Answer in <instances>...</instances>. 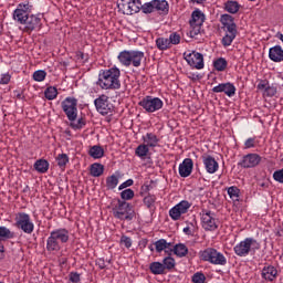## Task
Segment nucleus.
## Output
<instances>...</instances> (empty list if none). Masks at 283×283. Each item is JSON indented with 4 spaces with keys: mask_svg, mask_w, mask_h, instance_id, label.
Here are the masks:
<instances>
[{
    "mask_svg": "<svg viewBox=\"0 0 283 283\" xmlns=\"http://www.w3.org/2000/svg\"><path fill=\"white\" fill-rule=\"evenodd\" d=\"M156 200L157 198L155 195L148 193L146 197H144L143 202L145 207L151 211L153 209H156Z\"/></svg>",
    "mask_w": 283,
    "mask_h": 283,
    "instance_id": "nucleus-38",
    "label": "nucleus"
},
{
    "mask_svg": "<svg viewBox=\"0 0 283 283\" xmlns=\"http://www.w3.org/2000/svg\"><path fill=\"white\" fill-rule=\"evenodd\" d=\"M0 260H3V247H0Z\"/></svg>",
    "mask_w": 283,
    "mask_h": 283,
    "instance_id": "nucleus-59",
    "label": "nucleus"
},
{
    "mask_svg": "<svg viewBox=\"0 0 283 283\" xmlns=\"http://www.w3.org/2000/svg\"><path fill=\"white\" fill-rule=\"evenodd\" d=\"M15 227L27 235H32L34 233V221L32 217L25 212H18L15 214Z\"/></svg>",
    "mask_w": 283,
    "mask_h": 283,
    "instance_id": "nucleus-10",
    "label": "nucleus"
},
{
    "mask_svg": "<svg viewBox=\"0 0 283 283\" xmlns=\"http://www.w3.org/2000/svg\"><path fill=\"white\" fill-rule=\"evenodd\" d=\"M212 92L214 94L223 93L229 98H232V96H235V85H233V83H231V82L221 83L217 86H213Z\"/></svg>",
    "mask_w": 283,
    "mask_h": 283,
    "instance_id": "nucleus-22",
    "label": "nucleus"
},
{
    "mask_svg": "<svg viewBox=\"0 0 283 283\" xmlns=\"http://www.w3.org/2000/svg\"><path fill=\"white\" fill-rule=\"evenodd\" d=\"M228 196L233 202H240V190L235 186H231L227 189Z\"/></svg>",
    "mask_w": 283,
    "mask_h": 283,
    "instance_id": "nucleus-39",
    "label": "nucleus"
},
{
    "mask_svg": "<svg viewBox=\"0 0 283 283\" xmlns=\"http://www.w3.org/2000/svg\"><path fill=\"white\" fill-rule=\"evenodd\" d=\"M149 271L153 273V275H165V266L161 262H151L149 264Z\"/></svg>",
    "mask_w": 283,
    "mask_h": 283,
    "instance_id": "nucleus-34",
    "label": "nucleus"
},
{
    "mask_svg": "<svg viewBox=\"0 0 283 283\" xmlns=\"http://www.w3.org/2000/svg\"><path fill=\"white\" fill-rule=\"evenodd\" d=\"M227 65H229V63L224 57H219L213 62V67L217 72H224L227 70Z\"/></svg>",
    "mask_w": 283,
    "mask_h": 283,
    "instance_id": "nucleus-40",
    "label": "nucleus"
},
{
    "mask_svg": "<svg viewBox=\"0 0 283 283\" xmlns=\"http://www.w3.org/2000/svg\"><path fill=\"white\" fill-rule=\"evenodd\" d=\"M17 96H18V98H21V94H18Z\"/></svg>",
    "mask_w": 283,
    "mask_h": 283,
    "instance_id": "nucleus-64",
    "label": "nucleus"
},
{
    "mask_svg": "<svg viewBox=\"0 0 283 283\" xmlns=\"http://www.w3.org/2000/svg\"><path fill=\"white\" fill-rule=\"evenodd\" d=\"M191 280L193 283H207V276L202 272H196Z\"/></svg>",
    "mask_w": 283,
    "mask_h": 283,
    "instance_id": "nucleus-48",
    "label": "nucleus"
},
{
    "mask_svg": "<svg viewBox=\"0 0 283 283\" xmlns=\"http://www.w3.org/2000/svg\"><path fill=\"white\" fill-rule=\"evenodd\" d=\"M261 187H269V186L263 182V184H261Z\"/></svg>",
    "mask_w": 283,
    "mask_h": 283,
    "instance_id": "nucleus-62",
    "label": "nucleus"
},
{
    "mask_svg": "<svg viewBox=\"0 0 283 283\" xmlns=\"http://www.w3.org/2000/svg\"><path fill=\"white\" fill-rule=\"evenodd\" d=\"M155 249L157 253H163L165 251L166 255H171L174 250H171V242H167L165 239H159L155 242Z\"/></svg>",
    "mask_w": 283,
    "mask_h": 283,
    "instance_id": "nucleus-26",
    "label": "nucleus"
},
{
    "mask_svg": "<svg viewBox=\"0 0 283 283\" xmlns=\"http://www.w3.org/2000/svg\"><path fill=\"white\" fill-rule=\"evenodd\" d=\"M30 14H32V4L25 1L17 6L15 10L12 13V19L13 21H15V23H19V25H21L22 23H25V20Z\"/></svg>",
    "mask_w": 283,
    "mask_h": 283,
    "instance_id": "nucleus-13",
    "label": "nucleus"
},
{
    "mask_svg": "<svg viewBox=\"0 0 283 283\" xmlns=\"http://www.w3.org/2000/svg\"><path fill=\"white\" fill-rule=\"evenodd\" d=\"M105 166L103 164L94 163L90 167V174L93 178H101V175L104 174Z\"/></svg>",
    "mask_w": 283,
    "mask_h": 283,
    "instance_id": "nucleus-32",
    "label": "nucleus"
},
{
    "mask_svg": "<svg viewBox=\"0 0 283 283\" xmlns=\"http://www.w3.org/2000/svg\"><path fill=\"white\" fill-rule=\"evenodd\" d=\"M70 242V230L65 228L55 229L50 232L46 239V251L49 253H56L60 249H63V244Z\"/></svg>",
    "mask_w": 283,
    "mask_h": 283,
    "instance_id": "nucleus-2",
    "label": "nucleus"
},
{
    "mask_svg": "<svg viewBox=\"0 0 283 283\" xmlns=\"http://www.w3.org/2000/svg\"><path fill=\"white\" fill-rule=\"evenodd\" d=\"M135 196L134 190L132 188L125 189L120 192L122 202H127V200H133Z\"/></svg>",
    "mask_w": 283,
    "mask_h": 283,
    "instance_id": "nucleus-47",
    "label": "nucleus"
},
{
    "mask_svg": "<svg viewBox=\"0 0 283 283\" xmlns=\"http://www.w3.org/2000/svg\"><path fill=\"white\" fill-rule=\"evenodd\" d=\"M224 10L226 12H229V14H238V12L240 11V3H238V1H227L224 3Z\"/></svg>",
    "mask_w": 283,
    "mask_h": 283,
    "instance_id": "nucleus-35",
    "label": "nucleus"
},
{
    "mask_svg": "<svg viewBox=\"0 0 283 283\" xmlns=\"http://www.w3.org/2000/svg\"><path fill=\"white\" fill-rule=\"evenodd\" d=\"M221 30L226 32L222 38L221 43L223 48H229L235 38L238 36V24H235V19L231 14H222L220 17Z\"/></svg>",
    "mask_w": 283,
    "mask_h": 283,
    "instance_id": "nucleus-3",
    "label": "nucleus"
},
{
    "mask_svg": "<svg viewBox=\"0 0 283 283\" xmlns=\"http://www.w3.org/2000/svg\"><path fill=\"white\" fill-rule=\"evenodd\" d=\"M153 12H157L160 17H167V14H169V2L167 0H151L145 2L143 13L153 14Z\"/></svg>",
    "mask_w": 283,
    "mask_h": 283,
    "instance_id": "nucleus-8",
    "label": "nucleus"
},
{
    "mask_svg": "<svg viewBox=\"0 0 283 283\" xmlns=\"http://www.w3.org/2000/svg\"><path fill=\"white\" fill-rule=\"evenodd\" d=\"M269 59L274 63H282L283 61V50L281 45H275L269 50Z\"/></svg>",
    "mask_w": 283,
    "mask_h": 283,
    "instance_id": "nucleus-27",
    "label": "nucleus"
},
{
    "mask_svg": "<svg viewBox=\"0 0 283 283\" xmlns=\"http://www.w3.org/2000/svg\"><path fill=\"white\" fill-rule=\"evenodd\" d=\"M261 277L264 282H275L277 280V268L265 265L261 271Z\"/></svg>",
    "mask_w": 283,
    "mask_h": 283,
    "instance_id": "nucleus-25",
    "label": "nucleus"
},
{
    "mask_svg": "<svg viewBox=\"0 0 283 283\" xmlns=\"http://www.w3.org/2000/svg\"><path fill=\"white\" fill-rule=\"evenodd\" d=\"M120 244H123L126 249H132V238L127 237V235H122L120 238Z\"/></svg>",
    "mask_w": 283,
    "mask_h": 283,
    "instance_id": "nucleus-52",
    "label": "nucleus"
},
{
    "mask_svg": "<svg viewBox=\"0 0 283 283\" xmlns=\"http://www.w3.org/2000/svg\"><path fill=\"white\" fill-rule=\"evenodd\" d=\"M258 250H260V242L253 238H245L237 243L233 248V251L238 258H247L251 251L256 252Z\"/></svg>",
    "mask_w": 283,
    "mask_h": 283,
    "instance_id": "nucleus-6",
    "label": "nucleus"
},
{
    "mask_svg": "<svg viewBox=\"0 0 283 283\" xmlns=\"http://www.w3.org/2000/svg\"><path fill=\"white\" fill-rule=\"evenodd\" d=\"M184 57L190 67H195V70H205V56L202 53L192 51L191 53H185Z\"/></svg>",
    "mask_w": 283,
    "mask_h": 283,
    "instance_id": "nucleus-17",
    "label": "nucleus"
},
{
    "mask_svg": "<svg viewBox=\"0 0 283 283\" xmlns=\"http://www.w3.org/2000/svg\"><path fill=\"white\" fill-rule=\"evenodd\" d=\"M202 163L207 174H216L220 169V164L211 155L202 156Z\"/></svg>",
    "mask_w": 283,
    "mask_h": 283,
    "instance_id": "nucleus-23",
    "label": "nucleus"
},
{
    "mask_svg": "<svg viewBox=\"0 0 283 283\" xmlns=\"http://www.w3.org/2000/svg\"><path fill=\"white\" fill-rule=\"evenodd\" d=\"M96 266H98V269L103 270L106 269V264H105V259H97L95 262Z\"/></svg>",
    "mask_w": 283,
    "mask_h": 283,
    "instance_id": "nucleus-56",
    "label": "nucleus"
},
{
    "mask_svg": "<svg viewBox=\"0 0 283 283\" xmlns=\"http://www.w3.org/2000/svg\"><path fill=\"white\" fill-rule=\"evenodd\" d=\"M88 155L91 156V158L98 160L99 158H103V156H105V149H103L98 145H94L90 148Z\"/></svg>",
    "mask_w": 283,
    "mask_h": 283,
    "instance_id": "nucleus-33",
    "label": "nucleus"
},
{
    "mask_svg": "<svg viewBox=\"0 0 283 283\" xmlns=\"http://www.w3.org/2000/svg\"><path fill=\"white\" fill-rule=\"evenodd\" d=\"M273 180H275V182H280V185H283V168L275 170L272 175Z\"/></svg>",
    "mask_w": 283,
    "mask_h": 283,
    "instance_id": "nucleus-50",
    "label": "nucleus"
},
{
    "mask_svg": "<svg viewBox=\"0 0 283 283\" xmlns=\"http://www.w3.org/2000/svg\"><path fill=\"white\" fill-rule=\"evenodd\" d=\"M117 59L124 67H129L130 65H133V67H140V65H143V59H145V52L137 50H124L119 52Z\"/></svg>",
    "mask_w": 283,
    "mask_h": 283,
    "instance_id": "nucleus-4",
    "label": "nucleus"
},
{
    "mask_svg": "<svg viewBox=\"0 0 283 283\" xmlns=\"http://www.w3.org/2000/svg\"><path fill=\"white\" fill-rule=\"evenodd\" d=\"M142 244H144V247H147V240L146 239L142 240Z\"/></svg>",
    "mask_w": 283,
    "mask_h": 283,
    "instance_id": "nucleus-60",
    "label": "nucleus"
},
{
    "mask_svg": "<svg viewBox=\"0 0 283 283\" xmlns=\"http://www.w3.org/2000/svg\"><path fill=\"white\" fill-rule=\"evenodd\" d=\"M85 125H87V122L85 120V118L81 117L77 119V122H71L70 127L76 132L78 129H83Z\"/></svg>",
    "mask_w": 283,
    "mask_h": 283,
    "instance_id": "nucleus-46",
    "label": "nucleus"
},
{
    "mask_svg": "<svg viewBox=\"0 0 283 283\" xmlns=\"http://www.w3.org/2000/svg\"><path fill=\"white\" fill-rule=\"evenodd\" d=\"M260 163H262V156L255 153H250L242 157L239 161V166L243 169H253V167H258Z\"/></svg>",
    "mask_w": 283,
    "mask_h": 283,
    "instance_id": "nucleus-19",
    "label": "nucleus"
},
{
    "mask_svg": "<svg viewBox=\"0 0 283 283\" xmlns=\"http://www.w3.org/2000/svg\"><path fill=\"white\" fill-rule=\"evenodd\" d=\"M201 224L205 231H216V229H218V222L216 221V213L211 211L202 210Z\"/></svg>",
    "mask_w": 283,
    "mask_h": 283,
    "instance_id": "nucleus-18",
    "label": "nucleus"
},
{
    "mask_svg": "<svg viewBox=\"0 0 283 283\" xmlns=\"http://www.w3.org/2000/svg\"><path fill=\"white\" fill-rule=\"evenodd\" d=\"M193 172V159L186 158L179 164V176L181 178H189Z\"/></svg>",
    "mask_w": 283,
    "mask_h": 283,
    "instance_id": "nucleus-24",
    "label": "nucleus"
},
{
    "mask_svg": "<svg viewBox=\"0 0 283 283\" xmlns=\"http://www.w3.org/2000/svg\"><path fill=\"white\" fill-rule=\"evenodd\" d=\"M134 185V179H128L119 185L118 190L123 191V189H127V187H132Z\"/></svg>",
    "mask_w": 283,
    "mask_h": 283,
    "instance_id": "nucleus-55",
    "label": "nucleus"
},
{
    "mask_svg": "<svg viewBox=\"0 0 283 283\" xmlns=\"http://www.w3.org/2000/svg\"><path fill=\"white\" fill-rule=\"evenodd\" d=\"M96 85L101 90H120V69L113 66L101 70Z\"/></svg>",
    "mask_w": 283,
    "mask_h": 283,
    "instance_id": "nucleus-1",
    "label": "nucleus"
},
{
    "mask_svg": "<svg viewBox=\"0 0 283 283\" xmlns=\"http://www.w3.org/2000/svg\"><path fill=\"white\" fill-rule=\"evenodd\" d=\"M61 107L70 123H74L78 118V99L75 97H66L62 101Z\"/></svg>",
    "mask_w": 283,
    "mask_h": 283,
    "instance_id": "nucleus-11",
    "label": "nucleus"
},
{
    "mask_svg": "<svg viewBox=\"0 0 283 283\" xmlns=\"http://www.w3.org/2000/svg\"><path fill=\"white\" fill-rule=\"evenodd\" d=\"M161 264L164 265V271H171V269L176 268V259H174L171 256H166L163 260Z\"/></svg>",
    "mask_w": 283,
    "mask_h": 283,
    "instance_id": "nucleus-43",
    "label": "nucleus"
},
{
    "mask_svg": "<svg viewBox=\"0 0 283 283\" xmlns=\"http://www.w3.org/2000/svg\"><path fill=\"white\" fill-rule=\"evenodd\" d=\"M69 281L72 283H81V274H78V272H70Z\"/></svg>",
    "mask_w": 283,
    "mask_h": 283,
    "instance_id": "nucleus-53",
    "label": "nucleus"
},
{
    "mask_svg": "<svg viewBox=\"0 0 283 283\" xmlns=\"http://www.w3.org/2000/svg\"><path fill=\"white\" fill-rule=\"evenodd\" d=\"M94 105L98 114L102 116H107V114H112V112H114V104L109 102V97L105 94H102L95 98Z\"/></svg>",
    "mask_w": 283,
    "mask_h": 283,
    "instance_id": "nucleus-15",
    "label": "nucleus"
},
{
    "mask_svg": "<svg viewBox=\"0 0 283 283\" xmlns=\"http://www.w3.org/2000/svg\"><path fill=\"white\" fill-rule=\"evenodd\" d=\"M44 96L48 101H54L59 96V90L54 86H49L44 91Z\"/></svg>",
    "mask_w": 283,
    "mask_h": 283,
    "instance_id": "nucleus-42",
    "label": "nucleus"
},
{
    "mask_svg": "<svg viewBox=\"0 0 283 283\" xmlns=\"http://www.w3.org/2000/svg\"><path fill=\"white\" fill-rule=\"evenodd\" d=\"M148 249H149L150 251H154V247H153V245L148 247Z\"/></svg>",
    "mask_w": 283,
    "mask_h": 283,
    "instance_id": "nucleus-61",
    "label": "nucleus"
},
{
    "mask_svg": "<svg viewBox=\"0 0 283 283\" xmlns=\"http://www.w3.org/2000/svg\"><path fill=\"white\" fill-rule=\"evenodd\" d=\"M144 145L149 147H157L159 139L158 136L154 133H147L145 136H143Z\"/></svg>",
    "mask_w": 283,
    "mask_h": 283,
    "instance_id": "nucleus-31",
    "label": "nucleus"
},
{
    "mask_svg": "<svg viewBox=\"0 0 283 283\" xmlns=\"http://www.w3.org/2000/svg\"><path fill=\"white\" fill-rule=\"evenodd\" d=\"M184 233L186 235H191V228H189V227L184 228Z\"/></svg>",
    "mask_w": 283,
    "mask_h": 283,
    "instance_id": "nucleus-58",
    "label": "nucleus"
},
{
    "mask_svg": "<svg viewBox=\"0 0 283 283\" xmlns=\"http://www.w3.org/2000/svg\"><path fill=\"white\" fill-rule=\"evenodd\" d=\"M11 78H12V75H10V73L1 74L0 85H8V83H10Z\"/></svg>",
    "mask_w": 283,
    "mask_h": 283,
    "instance_id": "nucleus-54",
    "label": "nucleus"
},
{
    "mask_svg": "<svg viewBox=\"0 0 283 283\" xmlns=\"http://www.w3.org/2000/svg\"><path fill=\"white\" fill-rule=\"evenodd\" d=\"M133 4L135 6V8L139 9V12L140 11L143 12V7L145 6V4H143V1H140V0H133Z\"/></svg>",
    "mask_w": 283,
    "mask_h": 283,
    "instance_id": "nucleus-57",
    "label": "nucleus"
},
{
    "mask_svg": "<svg viewBox=\"0 0 283 283\" xmlns=\"http://www.w3.org/2000/svg\"><path fill=\"white\" fill-rule=\"evenodd\" d=\"M138 105L139 107H143L147 114H154V112H159V109H163L165 103L163 99H160V97L147 95L140 99Z\"/></svg>",
    "mask_w": 283,
    "mask_h": 283,
    "instance_id": "nucleus-12",
    "label": "nucleus"
},
{
    "mask_svg": "<svg viewBox=\"0 0 283 283\" xmlns=\"http://www.w3.org/2000/svg\"><path fill=\"white\" fill-rule=\"evenodd\" d=\"M48 76V72L43 71V70H38L33 73L32 78L33 81H35L36 83H43V81H45V77Z\"/></svg>",
    "mask_w": 283,
    "mask_h": 283,
    "instance_id": "nucleus-44",
    "label": "nucleus"
},
{
    "mask_svg": "<svg viewBox=\"0 0 283 283\" xmlns=\"http://www.w3.org/2000/svg\"><path fill=\"white\" fill-rule=\"evenodd\" d=\"M12 238H14V232L6 226H0V242H3V240H12Z\"/></svg>",
    "mask_w": 283,
    "mask_h": 283,
    "instance_id": "nucleus-36",
    "label": "nucleus"
},
{
    "mask_svg": "<svg viewBox=\"0 0 283 283\" xmlns=\"http://www.w3.org/2000/svg\"><path fill=\"white\" fill-rule=\"evenodd\" d=\"M113 216L117 220H126L127 222H132L136 212L132 209V205L127 201L117 200L116 206L113 208Z\"/></svg>",
    "mask_w": 283,
    "mask_h": 283,
    "instance_id": "nucleus-7",
    "label": "nucleus"
},
{
    "mask_svg": "<svg viewBox=\"0 0 283 283\" xmlns=\"http://www.w3.org/2000/svg\"><path fill=\"white\" fill-rule=\"evenodd\" d=\"M189 209H191V202L187 200H181L179 203H177L169 210V216L171 220L176 222L180 220V218H182L185 213H189Z\"/></svg>",
    "mask_w": 283,
    "mask_h": 283,
    "instance_id": "nucleus-16",
    "label": "nucleus"
},
{
    "mask_svg": "<svg viewBox=\"0 0 283 283\" xmlns=\"http://www.w3.org/2000/svg\"><path fill=\"white\" fill-rule=\"evenodd\" d=\"M33 169H35L38 174H48L50 169V161L46 159H38L33 165Z\"/></svg>",
    "mask_w": 283,
    "mask_h": 283,
    "instance_id": "nucleus-29",
    "label": "nucleus"
},
{
    "mask_svg": "<svg viewBox=\"0 0 283 283\" xmlns=\"http://www.w3.org/2000/svg\"><path fill=\"white\" fill-rule=\"evenodd\" d=\"M205 19V13L200 11V9H196L195 11H192L191 19L189 21L190 30L187 33L190 39H193L200 34V30H202Z\"/></svg>",
    "mask_w": 283,
    "mask_h": 283,
    "instance_id": "nucleus-9",
    "label": "nucleus"
},
{
    "mask_svg": "<svg viewBox=\"0 0 283 283\" xmlns=\"http://www.w3.org/2000/svg\"><path fill=\"white\" fill-rule=\"evenodd\" d=\"M258 145L255 137H250L244 142V149H253Z\"/></svg>",
    "mask_w": 283,
    "mask_h": 283,
    "instance_id": "nucleus-51",
    "label": "nucleus"
},
{
    "mask_svg": "<svg viewBox=\"0 0 283 283\" xmlns=\"http://www.w3.org/2000/svg\"><path fill=\"white\" fill-rule=\"evenodd\" d=\"M147 154H149V147L145 144H140L135 149V156H137L138 158H142V160H144Z\"/></svg>",
    "mask_w": 283,
    "mask_h": 283,
    "instance_id": "nucleus-41",
    "label": "nucleus"
},
{
    "mask_svg": "<svg viewBox=\"0 0 283 283\" xmlns=\"http://www.w3.org/2000/svg\"><path fill=\"white\" fill-rule=\"evenodd\" d=\"M168 41H169L170 48H171V45H179L181 38L178 34V32H172V33H170Z\"/></svg>",
    "mask_w": 283,
    "mask_h": 283,
    "instance_id": "nucleus-49",
    "label": "nucleus"
},
{
    "mask_svg": "<svg viewBox=\"0 0 283 283\" xmlns=\"http://www.w3.org/2000/svg\"><path fill=\"white\" fill-rule=\"evenodd\" d=\"M41 15L30 14L24 22L20 24L19 30L25 34H32L35 30H41Z\"/></svg>",
    "mask_w": 283,
    "mask_h": 283,
    "instance_id": "nucleus-14",
    "label": "nucleus"
},
{
    "mask_svg": "<svg viewBox=\"0 0 283 283\" xmlns=\"http://www.w3.org/2000/svg\"><path fill=\"white\" fill-rule=\"evenodd\" d=\"M171 251L177 258H187L189 255V248L185 243L175 244Z\"/></svg>",
    "mask_w": 283,
    "mask_h": 283,
    "instance_id": "nucleus-28",
    "label": "nucleus"
},
{
    "mask_svg": "<svg viewBox=\"0 0 283 283\" xmlns=\"http://www.w3.org/2000/svg\"><path fill=\"white\" fill-rule=\"evenodd\" d=\"M116 187H118V175L108 176L106 178V189H108V191H113Z\"/></svg>",
    "mask_w": 283,
    "mask_h": 283,
    "instance_id": "nucleus-37",
    "label": "nucleus"
},
{
    "mask_svg": "<svg viewBox=\"0 0 283 283\" xmlns=\"http://www.w3.org/2000/svg\"><path fill=\"white\" fill-rule=\"evenodd\" d=\"M256 90L263 92V96L268 98H273L277 94V84H270L268 80H260Z\"/></svg>",
    "mask_w": 283,
    "mask_h": 283,
    "instance_id": "nucleus-20",
    "label": "nucleus"
},
{
    "mask_svg": "<svg viewBox=\"0 0 283 283\" xmlns=\"http://www.w3.org/2000/svg\"><path fill=\"white\" fill-rule=\"evenodd\" d=\"M202 1H206V0H197V3H202Z\"/></svg>",
    "mask_w": 283,
    "mask_h": 283,
    "instance_id": "nucleus-63",
    "label": "nucleus"
},
{
    "mask_svg": "<svg viewBox=\"0 0 283 283\" xmlns=\"http://www.w3.org/2000/svg\"><path fill=\"white\" fill-rule=\"evenodd\" d=\"M199 258L202 262H209V264H214V266H227V256L216 248H207L199 252Z\"/></svg>",
    "mask_w": 283,
    "mask_h": 283,
    "instance_id": "nucleus-5",
    "label": "nucleus"
},
{
    "mask_svg": "<svg viewBox=\"0 0 283 283\" xmlns=\"http://www.w3.org/2000/svg\"><path fill=\"white\" fill-rule=\"evenodd\" d=\"M155 43H156L157 50H159L160 52H166V50H171L169 38H165V36L157 38Z\"/></svg>",
    "mask_w": 283,
    "mask_h": 283,
    "instance_id": "nucleus-30",
    "label": "nucleus"
},
{
    "mask_svg": "<svg viewBox=\"0 0 283 283\" xmlns=\"http://www.w3.org/2000/svg\"><path fill=\"white\" fill-rule=\"evenodd\" d=\"M56 163L61 169H65V166L70 163V157H67V154H60L56 157Z\"/></svg>",
    "mask_w": 283,
    "mask_h": 283,
    "instance_id": "nucleus-45",
    "label": "nucleus"
},
{
    "mask_svg": "<svg viewBox=\"0 0 283 283\" xmlns=\"http://www.w3.org/2000/svg\"><path fill=\"white\" fill-rule=\"evenodd\" d=\"M117 8L122 14H127L128 17H132V14H138L139 12L138 7L134 6L133 0H120Z\"/></svg>",
    "mask_w": 283,
    "mask_h": 283,
    "instance_id": "nucleus-21",
    "label": "nucleus"
}]
</instances>
